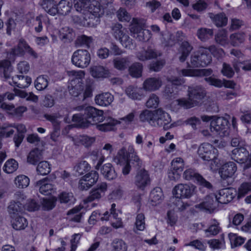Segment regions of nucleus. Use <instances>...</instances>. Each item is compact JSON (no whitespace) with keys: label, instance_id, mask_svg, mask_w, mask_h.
Instances as JSON below:
<instances>
[{"label":"nucleus","instance_id":"nucleus-1","mask_svg":"<svg viewBox=\"0 0 251 251\" xmlns=\"http://www.w3.org/2000/svg\"><path fill=\"white\" fill-rule=\"evenodd\" d=\"M103 111L89 106L85 109V115L76 114L73 116L74 122L78 123L82 127H86L90 125H97L103 121Z\"/></svg>","mask_w":251,"mask_h":251},{"label":"nucleus","instance_id":"nucleus-2","mask_svg":"<svg viewBox=\"0 0 251 251\" xmlns=\"http://www.w3.org/2000/svg\"><path fill=\"white\" fill-rule=\"evenodd\" d=\"M206 95L203 88L200 85H192L188 88V99L178 100V104L185 108H190L197 105Z\"/></svg>","mask_w":251,"mask_h":251},{"label":"nucleus","instance_id":"nucleus-3","mask_svg":"<svg viewBox=\"0 0 251 251\" xmlns=\"http://www.w3.org/2000/svg\"><path fill=\"white\" fill-rule=\"evenodd\" d=\"M199 156L203 160L210 162V168L211 170L217 169L221 163L218 157V151L213 146L208 143L202 144L199 148Z\"/></svg>","mask_w":251,"mask_h":251},{"label":"nucleus","instance_id":"nucleus-4","mask_svg":"<svg viewBox=\"0 0 251 251\" xmlns=\"http://www.w3.org/2000/svg\"><path fill=\"white\" fill-rule=\"evenodd\" d=\"M146 21L143 19L133 18L130 30L134 37L140 41L146 42L151 38V32L145 29Z\"/></svg>","mask_w":251,"mask_h":251},{"label":"nucleus","instance_id":"nucleus-5","mask_svg":"<svg viewBox=\"0 0 251 251\" xmlns=\"http://www.w3.org/2000/svg\"><path fill=\"white\" fill-rule=\"evenodd\" d=\"M211 60V56L208 52L207 49L200 47L191 55L190 62L193 67H204L209 64Z\"/></svg>","mask_w":251,"mask_h":251},{"label":"nucleus","instance_id":"nucleus-6","mask_svg":"<svg viewBox=\"0 0 251 251\" xmlns=\"http://www.w3.org/2000/svg\"><path fill=\"white\" fill-rule=\"evenodd\" d=\"M231 159L243 165L244 169H248L251 167V152L244 147L237 148L232 151Z\"/></svg>","mask_w":251,"mask_h":251},{"label":"nucleus","instance_id":"nucleus-7","mask_svg":"<svg viewBox=\"0 0 251 251\" xmlns=\"http://www.w3.org/2000/svg\"><path fill=\"white\" fill-rule=\"evenodd\" d=\"M92 87L90 84L84 86L80 82L78 81L77 85L72 86L69 89V93L74 97H79V99L84 100L87 98L92 96Z\"/></svg>","mask_w":251,"mask_h":251},{"label":"nucleus","instance_id":"nucleus-8","mask_svg":"<svg viewBox=\"0 0 251 251\" xmlns=\"http://www.w3.org/2000/svg\"><path fill=\"white\" fill-rule=\"evenodd\" d=\"M90 61V54L86 50H77L74 52L72 57L73 64L81 68L87 67Z\"/></svg>","mask_w":251,"mask_h":251},{"label":"nucleus","instance_id":"nucleus-9","mask_svg":"<svg viewBox=\"0 0 251 251\" xmlns=\"http://www.w3.org/2000/svg\"><path fill=\"white\" fill-rule=\"evenodd\" d=\"M217 195L211 193L206 196L203 201L195 205L196 208L212 213L217 209L219 202L217 198Z\"/></svg>","mask_w":251,"mask_h":251},{"label":"nucleus","instance_id":"nucleus-10","mask_svg":"<svg viewBox=\"0 0 251 251\" xmlns=\"http://www.w3.org/2000/svg\"><path fill=\"white\" fill-rule=\"evenodd\" d=\"M210 123L211 131H215L221 136H225L228 134L227 130L228 128V122L223 117H214Z\"/></svg>","mask_w":251,"mask_h":251},{"label":"nucleus","instance_id":"nucleus-11","mask_svg":"<svg viewBox=\"0 0 251 251\" xmlns=\"http://www.w3.org/2000/svg\"><path fill=\"white\" fill-rule=\"evenodd\" d=\"M183 177L186 180L195 179L199 185L208 189H211L212 187L211 184L209 182L205 180L193 169L189 168L186 169L183 173Z\"/></svg>","mask_w":251,"mask_h":251},{"label":"nucleus","instance_id":"nucleus-12","mask_svg":"<svg viewBox=\"0 0 251 251\" xmlns=\"http://www.w3.org/2000/svg\"><path fill=\"white\" fill-rule=\"evenodd\" d=\"M107 189L106 182H101L98 184L96 188L92 189L89 196L84 200L85 202H89L95 200H99L102 197Z\"/></svg>","mask_w":251,"mask_h":251},{"label":"nucleus","instance_id":"nucleus-13","mask_svg":"<svg viewBox=\"0 0 251 251\" xmlns=\"http://www.w3.org/2000/svg\"><path fill=\"white\" fill-rule=\"evenodd\" d=\"M194 192L193 186L187 184H179L173 190V194L177 198H189Z\"/></svg>","mask_w":251,"mask_h":251},{"label":"nucleus","instance_id":"nucleus-14","mask_svg":"<svg viewBox=\"0 0 251 251\" xmlns=\"http://www.w3.org/2000/svg\"><path fill=\"white\" fill-rule=\"evenodd\" d=\"M154 126H164L171 122L170 115L161 108L154 111Z\"/></svg>","mask_w":251,"mask_h":251},{"label":"nucleus","instance_id":"nucleus-15","mask_svg":"<svg viewBox=\"0 0 251 251\" xmlns=\"http://www.w3.org/2000/svg\"><path fill=\"white\" fill-rule=\"evenodd\" d=\"M97 0H93L90 2L87 10L88 15H86L85 18L86 19L88 16L89 19H97V20L98 18L103 15L104 13V7Z\"/></svg>","mask_w":251,"mask_h":251},{"label":"nucleus","instance_id":"nucleus-16","mask_svg":"<svg viewBox=\"0 0 251 251\" xmlns=\"http://www.w3.org/2000/svg\"><path fill=\"white\" fill-rule=\"evenodd\" d=\"M163 85L159 77H151L145 79L143 83V89L146 91L152 92L159 89Z\"/></svg>","mask_w":251,"mask_h":251},{"label":"nucleus","instance_id":"nucleus-17","mask_svg":"<svg viewBox=\"0 0 251 251\" xmlns=\"http://www.w3.org/2000/svg\"><path fill=\"white\" fill-rule=\"evenodd\" d=\"M236 194V191L234 189L226 188L220 190L219 193L216 194L219 204L228 203L235 198Z\"/></svg>","mask_w":251,"mask_h":251},{"label":"nucleus","instance_id":"nucleus-18","mask_svg":"<svg viewBox=\"0 0 251 251\" xmlns=\"http://www.w3.org/2000/svg\"><path fill=\"white\" fill-rule=\"evenodd\" d=\"M35 186L39 192L44 195H49L55 192V188L48 178H45L36 182Z\"/></svg>","mask_w":251,"mask_h":251},{"label":"nucleus","instance_id":"nucleus-19","mask_svg":"<svg viewBox=\"0 0 251 251\" xmlns=\"http://www.w3.org/2000/svg\"><path fill=\"white\" fill-rule=\"evenodd\" d=\"M183 36V34L181 31H177L174 33L168 32L163 35L162 43L165 46H173L178 41L182 40Z\"/></svg>","mask_w":251,"mask_h":251},{"label":"nucleus","instance_id":"nucleus-20","mask_svg":"<svg viewBox=\"0 0 251 251\" xmlns=\"http://www.w3.org/2000/svg\"><path fill=\"white\" fill-rule=\"evenodd\" d=\"M142 162L136 153H133L129 155L128 158V162L123 167L122 172L124 175H126L129 174L131 165L133 167L138 168L142 165Z\"/></svg>","mask_w":251,"mask_h":251},{"label":"nucleus","instance_id":"nucleus-21","mask_svg":"<svg viewBox=\"0 0 251 251\" xmlns=\"http://www.w3.org/2000/svg\"><path fill=\"white\" fill-rule=\"evenodd\" d=\"M212 73L211 69H182L179 75L183 76H208Z\"/></svg>","mask_w":251,"mask_h":251},{"label":"nucleus","instance_id":"nucleus-22","mask_svg":"<svg viewBox=\"0 0 251 251\" xmlns=\"http://www.w3.org/2000/svg\"><path fill=\"white\" fill-rule=\"evenodd\" d=\"M150 182L149 175L144 169L139 171L135 177L134 183L140 189L145 188Z\"/></svg>","mask_w":251,"mask_h":251},{"label":"nucleus","instance_id":"nucleus-23","mask_svg":"<svg viewBox=\"0 0 251 251\" xmlns=\"http://www.w3.org/2000/svg\"><path fill=\"white\" fill-rule=\"evenodd\" d=\"M237 170V167L233 162H228L224 164L220 168L219 173L221 177L226 179L231 177Z\"/></svg>","mask_w":251,"mask_h":251},{"label":"nucleus","instance_id":"nucleus-24","mask_svg":"<svg viewBox=\"0 0 251 251\" xmlns=\"http://www.w3.org/2000/svg\"><path fill=\"white\" fill-rule=\"evenodd\" d=\"M43 158V151L38 148H35L30 151L27 155V162L35 165Z\"/></svg>","mask_w":251,"mask_h":251},{"label":"nucleus","instance_id":"nucleus-25","mask_svg":"<svg viewBox=\"0 0 251 251\" xmlns=\"http://www.w3.org/2000/svg\"><path fill=\"white\" fill-rule=\"evenodd\" d=\"M193 49L192 46L188 42H182L178 50V53L180 54L179 60L181 62H184Z\"/></svg>","mask_w":251,"mask_h":251},{"label":"nucleus","instance_id":"nucleus-26","mask_svg":"<svg viewBox=\"0 0 251 251\" xmlns=\"http://www.w3.org/2000/svg\"><path fill=\"white\" fill-rule=\"evenodd\" d=\"M12 82L20 88L28 87L31 82V79L27 76L16 75L12 78Z\"/></svg>","mask_w":251,"mask_h":251},{"label":"nucleus","instance_id":"nucleus-27","mask_svg":"<svg viewBox=\"0 0 251 251\" xmlns=\"http://www.w3.org/2000/svg\"><path fill=\"white\" fill-rule=\"evenodd\" d=\"M114 100V96L106 92L99 94L95 97L96 103L100 106H106L111 103Z\"/></svg>","mask_w":251,"mask_h":251},{"label":"nucleus","instance_id":"nucleus-28","mask_svg":"<svg viewBox=\"0 0 251 251\" xmlns=\"http://www.w3.org/2000/svg\"><path fill=\"white\" fill-rule=\"evenodd\" d=\"M100 173L107 180H113L117 177V174L114 167L110 163L103 165L100 168Z\"/></svg>","mask_w":251,"mask_h":251},{"label":"nucleus","instance_id":"nucleus-29","mask_svg":"<svg viewBox=\"0 0 251 251\" xmlns=\"http://www.w3.org/2000/svg\"><path fill=\"white\" fill-rule=\"evenodd\" d=\"M209 17L217 27H222L226 25L227 18L224 13L214 14L212 13L208 14Z\"/></svg>","mask_w":251,"mask_h":251},{"label":"nucleus","instance_id":"nucleus-30","mask_svg":"<svg viewBox=\"0 0 251 251\" xmlns=\"http://www.w3.org/2000/svg\"><path fill=\"white\" fill-rule=\"evenodd\" d=\"M12 218L11 225L12 227L15 230H23L27 226V221L24 217L17 216Z\"/></svg>","mask_w":251,"mask_h":251},{"label":"nucleus","instance_id":"nucleus-31","mask_svg":"<svg viewBox=\"0 0 251 251\" xmlns=\"http://www.w3.org/2000/svg\"><path fill=\"white\" fill-rule=\"evenodd\" d=\"M72 140L76 145H83L85 147H89L95 141V138L87 135H79L73 137Z\"/></svg>","mask_w":251,"mask_h":251},{"label":"nucleus","instance_id":"nucleus-32","mask_svg":"<svg viewBox=\"0 0 251 251\" xmlns=\"http://www.w3.org/2000/svg\"><path fill=\"white\" fill-rule=\"evenodd\" d=\"M150 199L152 205L160 203L163 199L162 189L160 187L154 188L150 193Z\"/></svg>","mask_w":251,"mask_h":251},{"label":"nucleus","instance_id":"nucleus-33","mask_svg":"<svg viewBox=\"0 0 251 251\" xmlns=\"http://www.w3.org/2000/svg\"><path fill=\"white\" fill-rule=\"evenodd\" d=\"M92 76L96 78L106 77L109 75V71L103 66H94L90 68Z\"/></svg>","mask_w":251,"mask_h":251},{"label":"nucleus","instance_id":"nucleus-34","mask_svg":"<svg viewBox=\"0 0 251 251\" xmlns=\"http://www.w3.org/2000/svg\"><path fill=\"white\" fill-rule=\"evenodd\" d=\"M41 5L49 14L55 15L57 13L56 3L53 0H42Z\"/></svg>","mask_w":251,"mask_h":251},{"label":"nucleus","instance_id":"nucleus-35","mask_svg":"<svg viewBox=\"0 0 251 251\" xmlns=\"http://www.w3.org/2000/svg\"><path fill=\"white\" fill-rule=\"evenodd\" d=\"M44 117L47 120L51 123L53 129L60 130L61 122L60 120L62 118V116L60 114L58 113L46 114L44 115Z\"/></svg>","mask_w":251,"mask_h":251},{"label":"nucleus","instance_id":"nucleus-36","mask_svg":"<svg viewBox=\"0 0 251 251\" xmlns=\"http://www.w3.org/2000/svg\"><path fill=\"white\" fill-rule=\"evenodd\" d=\"M142 89L134 86H129L126 89L127 96L133 100H140L142 96Z\"/></svg>","mask_w":251,"mask_h":251},{"label":"nucleus","instance_id":"nucleus-37","mask_svg":"<svg viewBox=\"0 0 251 251\" xmlns=\"http://www.w3.org/2000/svg\"><path fill=\"white\" fill-rule=\"evenodd\" d=\"M23 208V204L20 201H12L8 207V211L11 217H15L21 212Z\"/></svg>","mask_w":251,"mask_h":251},{"label":"nucleus","instance_id":"nucleus-38","mask_svg":"<svg viewBox=\"0 0 251 251\" xmlns=\"http://www.w3.org/2000/svg\"><path fill=\"white\" fill-rule=\"evenodd\" d=\"M212 29L201 27L198 29L197 35L201 41L205 42L213 35Z\"/></svg>","mask_w":251,"mask_h":251},{"label":"nucleus","instance_id":"nucleus-39","mask_svg":"<svg viewBox=\"0 0 251 251\" xmlns=\"http://www.w3.org/2000/svg\"><path fill=\"white\" fill-rule=\"evenodd\" d=\"M72 4L66 0H61L56 6L57 13L62 15L68 14L71 11Z\"/></svg>","mask_w":251,"mask_h":251},{"label":"nucleus","instance_id":"nucleus-40","mask_svg":"<svg viewBox=\"0 0 251 251\" xmlns=\"http://www.w3.org/2000/svg\"><path fill=\"white\" fill-rule=\"evenodd\" d=\"M154 111L145 110L142 111L139 115V119L142 122H148L151 126L154 125Z\"/></svg>","mask_w":251,"mask_h":251},{"label":"nucleus","instance_id":"nucleus-41","mask_svg":"<svg viewBox=\"0 0 251 251\" xmlns=\"http://www.w3.org/2000/svg\"><path fill=\"white\" fill-rule=\"evenodd\" d=\"M91 168L90 165L86 161H80L74 167V171L80 176L88 171Z\"/></svg>","mask_w":251,"mask_h":251},{"label":"nucleus","instance_id":"nucleus-42","mask_svg":"<svg viewBox=\"0 0 251 251\" xmlns=\"http://www.w3.org/2000/svg\"><path fill=\"white\" fill-rule=\"evenodd\" d=\"M245 39L244 33H234L231 34L229 37L230 44L234 47H237L243 43Z\"/></svg>","mask_w":251,"mask_h":251},{"label":"nucleus","instance_id":"nucleus-43","mask_svg":"<svg viewBox=\"0 0 251 251\" xmlns=\"http://www.w3.org/2000/svg\"><path fill=\"white\" fill-rule=\"evenodd\" d=\"M129 58L126 57H117L113 60V64L115 68L118 70H125L128 64Z\"/></svg>","mask_w":251,"mask_h":251},{"label":"nucleus","instance_id":"nucleus-44","mask_svg":"<svg viewBox=\"0 0 251 251\" xmlns=\"http://www.w3.org/2000/svg\"><path fill=\"white\" fill-rule=\"evenodd\" d=\"M113 161L117 164L124 165V167L128 162L126 150L125 148L120 150L117 155L114 158Z\"/></svg>","mask_w":251,"mask_h":251},{"label":"nucleus","instance_id":"nucleus-45","mask_svg":"<svg viewBox=\"0 0 251 251\" xmlns=\"http://www.w3.org/2000/svg\"><path fill=\"white\" fill-rule=\"evenodd\" d=\"M215 40L217 43L225 46L228 43L227 31L226 29L219 30L215 36Z\"/></svg>","mask_w":251,"mask_h":251},{"label":"nucleus","instance_id":"nucleus-46","mask_svg":"<svg viewBox=\"0 0 251 251\" xmlns=\"http://www.w3.org/2000/svg\"><path fill=\"white\" fill-rule=\"evenodd\" d=\"M117 124V121L112 118H108L104 123L97 126V128L102 131H108L112 130Z\"/></svg>","mask_w":251,"mask_h":251},{"label":"nucleus","instance_id":"nucleus-47","mask_svg":"<svg viewBox=\"0 0 251 251\" xmlns=\"http://www.w3.org/2000/svg\"><path fill=\"white\" fill-rule=\"evenodd\" d=\"M145 227V216L143 213H139L136 216L133 231L137 233V231H143Z\"/></svg>","mask_w":251,"mask_h":251},{"label":"nucleus","instance_id":"nucleus-48","mask_svg":"<svg viewBox=\"0 0 251 251\" xmlns=\"http://www.w3.org/2000/svg\"><path fill=\"white\" fill-rule=\"evenodd\" d=\"M59 200L61 203L71 205L74 204L75 199L72 193L62 192L59 196Z\"/></svg>","mask_w":251,"mask_h":251},{"label":"nucleus","instance_id":"nucleus-49","mask_svg":"<svg viewBox=\"0 0 251 251\" xmlns=\"http://www.w3.org/2000/svg\"><path fill=\"white\" fill-rule=\"evenodd\" d=\"M48 77L41 75L37 78L34 82L35 87L37 90L42 91L45 89L48 86Z\"/></svg>","mask_w":251,"mask_h":251},{"label":"nucleus","instance_id":"nucleus-50","mask_svg":"<svg viewBox=\"0 0 251 251\" xmlns=\"http://www.w3.org/2000/svg\"><path fill=\"white\" fill-rule=\"evenodd\" d=\"M14 182L17 187L23 189L28 186L29 179L27 176L21 175L15 177Z\"/></svg>","mask_w":251,"mask_h":251},{"label":"nucleus","instance_id":"nucleus-51","mask_svg":"<svg viewBox=\"0 0 251 251\" xmlns=\"http://www.w3.org/2000/svg\"><path fill=\"white\" fill-rule=\"evenodd\" d=\"M142 65L140 63H134L129 68V74L133 77H139L142 75Z\"/></svg>","mask_w":251,"mask_h":251},{"label":"nucleus","instance_id":"nucleus-52","mask_svg":"<svg viewBox=\"0 0 251 251\" xmlns=\"http://www.w3.org/2000/svg\"><path fill=\"white\" fill-rule=\"evenodd\" d=\"M18 167V162L15 160L11 159L5 162L3 166V171L7 174H10L15 172Z\"/></svg>","mask_w":251,"mask_h":251},{"label":"nucleus","instance_id":"nucleus-53","mask_svg":"<svg viewBox=\"0 0 251 251\" xmlns=\"http://www.w3.org/2000/svg\"><path fill=\"white\" fill-rule=\"evenodd\" d=\"M14 125H4L0 128V136L9 137L14 133Z\"/></svg>","mask_w":251,"mask_h":251},{"label":"nucleus","instance_id":"nucleus-54","mask_svg":"<svg viewBox=\"0 0 251 251\" xmlns=\"http://www.w3.org/2000/svg\"><path fill=\"white\" fill-rule=\"evenodd\" d=\"M80 209L78 207H75L67 212L69 219L71 221L80 222L82 215L79 213Z\"/></svg>","mask_w":251,"mask_h":251},{"label":"nucleus","instance_id":"nucleus-55","mask_svg":"<svg viewBox=\"0 0 251 251\" xmlns=\"http://www.w3.org/2000/svg\"><path fill=\"white\" fill-rule=\"evenodd\" d=\"M36 170L41 175H47L50 172V165L46 161H41L38 164Z\"/></svg>","mask_w":251,"mask_h":251},{"label":"nucleus","instance_id":"nucleus-56","mask_svg":"<svg viewBox=\"0 0 251 251\" xmlns=\"http://www.w3.org/2000/svg\"><path fill=\"white\" fill-rule=\"evenodd\" d=\"M89 0H74V7L79 12H84L88 8Z\"/></svg>","mask_w":251,"mask_h":251},{"label":"nucleus","instance_id":"nucleus-57","mask_svg":"<svg viewBox=\"0 0 251 251\" xmlns=\"http://www.w3.org/2000/svg\"><path fill=\"white\" fill-rule=\"evenodd\" d=\"M0 72L2 73L3 77L6 79L10 78L11 67L9 61L4 60L0 62Z\"/></svg>","mask_w":251,"mask_h":251},{"label":"nucleus","instance_id":"nucleus-58","mask_svg":"<svg viewBox=\"0 0 251 251\" xmlns=\"http://www.w3.org/2000/svg\"><path fill=\"white\" fill-rule=\"evenodd\" d=\"M83 177L92 186L98 181L99 176L98 173L96 171H91Z\"/></svg>","mask_w":251,"mask_h":251},{"label":"nucleus","instance_id":"nucleus-59","mask_svg":"<svg viewBox=\"0 0 251 251\" xmlns=\"http://www.w3.org/2000/svg\"><path fill=\"white\" fill-rule=\"evenodd\" d=\"M112 246L114 251H126L127 248L126 244L119 239H114L112 243Z\"/></svg>","mask_w":251,"mask_h":251},{"label":"nucleus","instance_id":"nucleus-60","mask_svg":"<svg viewBox=\"0 0 251 251\" xmlns=\"http://www.w3.org/2000/svg\"><path fill=\"white\" fill-rule=\"evenodd\" d=\"M75 36L73 30L69 27L66 26L61 28L60 30V38L63 39L71 40Z\"/></svg>","mask_w":251,"mask_h":251},{"label":"nucleus","instance_id":"nucleus-61","mask_svg":"<svg viewBox=\"0 0 251 251\" xmlns=\"http://www.w3.org/2000/svg\"><path fill=\"white\" fill-rule=\"evenodd\" d=\"M119 40L122 46L125 48L131 49L135 46L133 44L132 39H131L129 36L126 33L121 36V37H120Z\"/></svg>","mask_w":251,"mask_h":251},{"label":"nucleus","instance_id":"nucleus-62","mask_svg":"<svg viewBox=\"0 0 251 251\" xmlns=\"http://www.w3.org/2000/svg\"><path fill=\"white\" fill-rule=\"evenodd\" d=\"M250 191H251V183H243L238 189V198L240 199L245 196Z\"/></svg>","mask_w":251,"mask_h":251},{"label":"nucleus","instance_id":"nucleus-63","mask_svg":"<svg viewBox=\"0 0 251 251\" xmlns=\"http://www.w3.org/2000/svg\"><path fill=\"white\" fill-rule=\"evenodd\" d=\"M172 169L177 170L179 172H182L183 170L184 163L182 158L177 157L172 161Z\"/></svg>","mask_w":251,"mask_h":251},{"label":"nucleus","instance_id":"nucleus-64","mask_svg":"<svg viewBox=\"0 0 251 251\" xmlns=\"http://www.w3.org/2000/svg\"><path fill=\"white\" fill-rule=\"evenodd\" d=\"M112 33L116 39L119 40L125 33L122 29V25L120 24H115L112 26Z\"/></svg>","mask_w":251,"mask_h":251}]
</instances>
